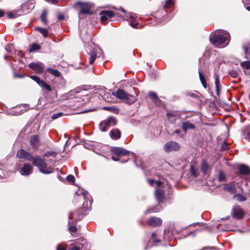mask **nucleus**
<instances>
[{"instance_id":"1","label":"nucleus","mask_w":250,"mask_h":250,"mask_svg":"<svg viewBox=\"0 0 250 250\" xmlns=\"http://www.w3.org/2000/svg\"><path fill=\"white\" fill-rule=\"evenodd\" d=\"M17 157L20 159L32 161L33 165L37 167L42 173L49 174L53 172L52 169L50 167H47V164L44 159L34 157L31 153L24 149H19L17 152Z\"/></svg>"},{"instance_id":"2","label":"nucleus","mask_w":250,"mask_h":250,"mask_svg":"<svg viewBox=\"0 0 250 250\" xmlns=\"http://www.w3.org/2000/svg\"><path fill=\"white\" fill-rule=\"evenodd\" d=\"M230 35L227 31H223L222 35L215 34L210 37L211 43L216 47L223 48L227 45L229 42Z\"/></svg>"},{"instance_id":"3","label":"nucleus","mask_w":250,"mask_h":250,"mask_svg":"<svg viewBox=\"0 0 250 250\" xmlns=\"http://www.w3.org/2000/svg\"><path fill=\"white\" fill-rule=\"evenodd\" d=\"M75 194L74 198L76 200H84L83 204V208L88 209L90 208L92 204V200L90 199L86 200L89 199V194L87 191L80 189L78 191L75 192Z\"/></svg>"},{"instance_id":"4","label":"nucleus","mask_w":250,"mask_h":250,"mask_svg":"<svg viewBox=\"0 0 250 250\" xmlns=\"http://www.w3.org/2000/svg\"><path fill=\"white\" fill-rule=\"evenodd\" d=\"M114 95L119 99L125 100V103L129 104H133L136 100L135 96L128 94L122 89H118Z\"/></svg>"},{"instance_id":"5","label":"nucleus","mask_w":250,"mask_h":250,"mask_svg":"<svg viewBox=\"0 0 250 250\" xmlns=\"http://www.w3.org/2000/svg\"><path fill=\"white\" fill-rule=\"evenodd\" d=\"M75 5L80 6L81 12L83 15H91L93 13V10L92 9L93 5L91 3L77 1Z\"/></svg>"},{"instance_id":"6","label":"nucleus","mask_w":250,"mask_h":250,"mask_svg":"<svg viewBox=\"0 0 250 250\" xmlns=\"http://www.w3.org/2000/svg\"><path fill=\"white\" fill-rule=\"evenodd\" d=\"M116 124V119L113 117H110L106 120L101 122L99 127L100 129L102 131H105L108 127L114 126Z\"/></svg>"},{"instance_id":"7","label":"nucleus","mask_w":250,"mask_h":250,"mask_svg":"<svg viewBox=\"0 0 250 250\" xmlns=\"http://www.w3.org/2000/svg\"><path fill=\"white\" fill-rule=\"evenodd\" d=\"M33 167L29 164L25 163L17 167V170L23 176H28L33 172Z\"/></svg>"},{"instance_id":"8","label":"nucleus","mask_w":250,"mask_h":250,"mask_svg":"<svg viewBox=\"0 0 250 250\" xmlns=\"http://www.w3.org/2000/svg\"><path fill=\"white\" fill-rule=\"evenodd\" d=\"M88 246V243L83 238H81L77 241L75 244L72 245L69 250H80L82 249H86Z\"/></svg>"},{"instance_id":"9","label":"nucleus","mask_w":250,"mask_h":250,"mask_svg":"<svg viewBox=\"0 0 250 250\" xmlns=\"http://www.w3.org/2000/svg\"><path fill=\"white\" fill-rule=\"evenodd\" d=\"M238 175L240 178H242L241 175L247 176L246 181H250V169L245 165H240L238 166Z\"/></svg>"},{"instance_id":"10","label":"nucleus","mask_w":250,"mask_h":250,"mask_svg":"<svg viewBox=\"0 0 250 250\" xmlns=\"http://www.w3.org/2000/svg\"><path fill=\"white\" fill-rule=\"evenodd\" d=\"M244 211L239 206H235L231 211V216L237 220L242 219L244 216Z\"/></svg>"},{"instance_id":"11","label":"nucleus","mask_w":250,"mask_h":250,"mask_svg":"<svg viewBox=\"0 0 250 250\" xmlns=\"http://www.w3.org/2000/svg\"><path fill=\"white\" fill-rule=\"evenodd\" d=\"M180 145L176 142L170 141L167 143L164 146V149L167 152L176 151L180 149Z\"/></svg>"},{"instance_id":"12","label":"nucleus","mask_w":250,"mask_h":250,"mask_svg":"<svg viewBox=\"0 0 250 250\" xmlns=\"http://www.w3.org/2000/svg\"><path fill=\"white\" fill-rule=\"evenodd\" d=\"M29 67L36 73H41L43 71L44 65L42 62H31L29 64Z\"/></svg>"},{"instance_id":"13","label":"nucleus","mask_w":250,"mask_h":250,"mask_svg":"<svg viewBox=\"0 0 250 250\" xmlns=\"http://www.w3.org/2000/svg\"><path fill=\"white\" fill-rule=\"evenodd\" d=\"M83 218V215L80 210L71 212L69 214V219L74 220V223H77V221Z\"/></svg>"},{"instance_id":"14","label":"nucleus","mask_w":250,"mask_h":250,"mask_svg":"<svg viewBox=\"0 0 250 250\" xmlns=\"http://www.w3.org/2000/svg\"><path fill=\"white\" fill-rule=\"evenodd\" d=\"M223 189L227 191L231 194H234L237 192L236 186L233 182H230L225 184Z\"/></svg>"},{"instance_id":"15","label":"nucleus","mask_w":250,"mask_h":250,"mask_svg":"<svg viewBox=\"0 0 250 250\" xmlns=\"http://www.w3.org/2000/svg\"><path fill=\"white\" fill-rule=\"evenodd\" d=\"M147 223L149 225L155 227L161 225L162 220L158 217H151L147 219Z\"/></svg>"},{"instance_id":"16","label":"nucleus","mask_w":250,"mask_h":250,"mask_svg":"<svg viewBox=\"0 0 250 250\" xmlns=\"http://www.w3.org/2000/svg\"><path fill=\"white\" fill-rule=\"evenodd\" d=\"M126 20L130 21V25L134 28H140L137 21V17L132 15H126Z\"/></svg>"},{"instance_id":"17","label":"nucleus","mask_w":250,"mask_h":250,"mask_svg":"<svg viewBox=\"0 0 250 250\" xmlns=\"http://www.w3.org/2000/svg\"><path fill=\"white\" fill-rule=\"evenodd\" d=\"M30 144L34 148H37L40 144V139L38 135L31 136L30 139Z\"/></svg>"},{"instance_id":"18","label":"nucleus","mask_w":250,"mask_h":250,"mask_svg":"<svg viewBox=\"0 0 250 250\" xmlns=\"http://www.w3.org/2000/svg\"><path fill=\"white\" fill-rule=\"evenodd\" d=\"M111 151L117 155H126L129 152L127 150L119 147H113Z\"/></svg>"},{"instance_id":"19","label":"nucleus","mask_w":250,"mask_h":250,"mask_svg":"<svg viewBox=\"0 0 250 250\" xmlns=\"http://www.w3.org/2000/svg\"><path fill=\"white\" fill-rule=\"evenodd\" d=\"M182 127L184 132H186L188 129H194L195 125L189 121H187L182 123Z\"/></svg>"},{"instance_id":"20","label":"nucleus","mask_w":250,"mask_h":250,"mask_svg":"<svg viewBox=\"0 0 250 250\" xmlns=\"http://www.w3.org/2000/svg\"><path fill=\"white\" fill-rule=\"evenodd\" d=\"M109 136L113 140H117L121 137V132L117 128L112 129L109 132Z\"/></svg>"},{"instance_id":"21","label":"nucleus","mask_w":250,"mask_h":250,"mask_svg":"<svg viewBox=\"0 0 250 250\" xmlns=\"http://www.w3.org/2000/svg\"><path fill=\"white\" fill-rule=\"evenodd\" d=\"M201 169L203 174L206 175H209L210 167L205 160H203L201 164Z\"/></svg>"},{"instance_id":"22","label":"nucleus","mask_w":250,"mask_h":250,"mask_svg":"<svg viewBox=\"0 0 250 250\" xmlns=\"http://www.w3.org/2000/svg\"><path fill=\"white\" fill-rule=\"evenodd\" d=\"M155 195L157 200L159 202H163L164 200V191L160 189H156Z\"/></svg>"},{"instance_id":"23","label":"nucleus","mask_w":250,"mask_h":250,"mask_svg":"<svg viewBox=\"0 0 250 250\" xmlns=\"http://www.w3.org/2000/svg\"><path fill=\"white\" fill-rule=\"evenodd\" d=\"M86 92L87 91L85 90H83L81 92L82 93V97L80 98V99L83 101V104H86L90 99V96L87 93H86Z\"/></svg>"},{"instance_id":"24","label":"nucleus","mask_w":250,"mask_h":250,"mask_svg":"<svg viewBox=\"0 0 250 250\" xmlns=\"http://www.w3.org/2000/svg\"><path fill=\"white\" fill-rule=\"evenodd\" d=\"M215 77V84L216 89V93L217 95H219V91L221 88V84L219 80V77L218 74L215 73L214 74Z\"/></svg>"},{"instance_id":"25","label":"nucleus","mask_w":250,"mask_h":250,"mask_svg":"<svg viewBox=\"0 0 250 250\" xmlns=\"http://www.w3.org/2000/svg\"><path fill=\"white\" fill-rule=\"evenodd\" d=\"M47 71L51 75L59 77L61 76V73L57 69H53L51 68H48Z\"/></svg>"},{"instance_id":"26","label":"nucleus","mask_w":250,"mask_h":250,"mask_svg":"<svg viewBox=\"0 0 250 250\" xmlns=\"http://www.w3.org/2000/svg\"><path fill=\"white\" fill-rule=\"evenodd\" d=\"M100 14H105L108 18H111L115 16V13L110 10H102L100 12Z\"/></svg>"},{"instance_id":"27","label":"nucleus","mask_w":250,"mask_h":250,"mask_svg":"<svg viewBox=\"0 0 250 250\" xmlns=\"http://www.w3.org/2000/svg\"><path fill=\"white\" fill-rule=\"evenodd\" d=\"M199 75L200 80L201 81V82L203 86H204V87L205 88H206L207 84H206V80L202 74V70L201 69H199Z\"/></svg>"},{"instance_id":"28","label":"nucleus","mask_w":250,"mask_h":250,"mask_svg":"<svg viewBox=\"0 0 250 250\" xmlns=\"http://www.w3.org/2000/svg\"><path fill=\"white\" fill-rule=\"evenodd\" d=\"M227 180L225 173L222 170H220L218 173V181L219 182L226 181Z\"/></svg>"},{"instance_id":"29","label":"nucleus","mask_w":250,"mask_h":250,"mask_svg":"<svg viewBox=\"0 0 250 250\" xmlns=\"http://www.w3.org/2000/svg\"><path fill=\"white\" fill-rule=\"evenodd\" d=\"M36 30L39 31L42 36L46 38L48 34V30L45 28H42L41 27H37L35 28Z\"/></svg>"},{"instance_id":"30","label":"nucleus","mask_w":250,"mask_h":250,"mask_svg":"<svg viewBox=\"0 0 250 250\" xmlns=\"http://www.w3.org/2000/svg\"><path fill=\"white\" fill-rule=\"evenodd\" d=\"M97 57V52L94 50L90 53V58L89 60V63L92 64Z\"/></svg>"},{"instance_id":"31","label":"nucleus","mask_w":250,"mask_h":250,"mask_svg":"<svg viewBox=\"0 0 250 250\" xmlns=\"http://www.w3.org/2000/svg\"><path fill=\"white\" fill-rule=\"evenodd\" d=\"M233 197L239 202H244L247 200V198L246 197L240 193L234 195Z\"/></svg>"},{"instance_id":"32","label":"nucleus","mask_w":250,"mask_h":250,"mask_svg":"<svg viewBox=\"0 0 250 250\" xmlns=\"http://www.w3.org/2000/svg\"><path fill=\"white\" fill-rule=\"evenodd\" d=\"M40 86L47 91H51L52 90L51 86L44 81H42Z\"/></svg>"},{"instance_id":"33","label":"nucleus","mask_w":250,"mask_h":250,"mask_svg":"<svg viewBox=\"0 0 250 250\" xmlns=\"http://www.w3.org/2000/svg\"><path fill=\"white\" fill-rule=\"evenodd\" d=\"M41 19L42 21L45 24H46L47 23V12L46 11H43L41 16Z\"/></svg>"},{"instance_id":"34","label":"nucleus","mask_w":250,"mask_h":250,"mask_svg":"<svg viewBox=\"0 0 250 250\" xmlns=\"http://www.w3.org/2000/svg\"><path fill=\"white\" fill-rule=\"evenodd\" d=\"M41 48L40 46L37 43H33L29 49V52H32L38 50H39Z\"/></svg>"},{"instance_id":"35","label":"nucleus","mask_w":250,"mask_h":250,"mask_svg":"<svg viewBox=\"0 0 250 250\" xmlns=\"http://www.w3.org/2000/svg\"><path fill=\"white\" fill-rule=\"evenodd\" d=\"M30 78L35 81L39 85L43 81V80H41L38 76L36 75L31 76H30Z\"/></svg>"},{"instance_id":"36","label":"nucleus","mask_w":250,"mask_h":250,"mask_svg":"<svg viewBox=\"0 0 250 250\" xmlns=\"http://www.w3.org/2000/svg\"><path fill=\"white\" fill-rule=\"evenodd\" d=\"M241 66L243 68L247 70L250 68V61H247L243 62L241 63Z\"/></svg>"},{"instance_id":"37","label":"nucleus","mask_w":250,"mask_h":250,"mask_svg":"<svg viewBox=\"0 0 250 250\" xmlns=\"http://www.w3.org/2000/svg\"><path fill=\"white\" fill-rule=\"evenodd\" d=\"M190 172L191 175L194 176V177H197L198 176L197 170L194 167V166L193 165H191L190 166Z\"/></svg>"},{"instance_id":"38","label":"nucleus","mask_w":250,"mask_h":250,"mask_svg":"<svg viewBox=\"0 0 250 250\" xmlns=\"http://www.w3.org/2000/svg\"><path fill=\"white\" fill-rule=\"evenodd\" d=\"M174 4V0H167L165 5V8H167L171 7Z\"/></svg>"},{"instance_id":"39","label":"nucleus","mask_w":250,"mask_h":250,"mask_svg":"<svg viewBox=\"0 0 250 250\" xmlns=\"http://www.w3.org/2000/svg\"><path fill=\"white\" fill-rule=\"evenodd\" d=\"M56 155V153L53 151H49L46 152L44 154V156L45 157H49V156H53L55 157Z\"/></svg>"},{"instance_id":"40","label":"nucleus","mask_w":250,"mask_h":250,"mask_svg":"<svg viewBox=\"0 0 250 250\" xmlns=\"http://www.w3.org/2000/svg\"><path fill=\"white\" fill-rule=\"evenodd\" d=\"M149 97L153 100H157L158 97L156 93L151 91L148 93Z\"/></svg>"},{"instance_id":"41","label":"nucleus","mask_w":250,"mask_h":250,"mask_svg":"<svg viewBox=\"0 0 250 250\" xmlns=\"http://www.w3.org/2000/svg\"><path fill=\"white\" fill-rule=\"evenodd\" d=\"M229 73L230 75V76H231V77L234 78H236L238 75V72L233 70H230L229 72Z\"/></svg>"},{"instance_id":"42","label":"nucleus","mask_w":250,"mask_h":250,"mask_svg":"<svg viewBox=\"0 0 250 250\" xmlns=\"http://www.w3.org/2000/svg\"><path fill=\"white\" fill-rule=\"evenodd\" d=\"M243 135L245 139L248 141H250V130L247 132L244 133Z\"/></svg>"},{"instance_id":"43","label":"nucleus","mask_w":250,"mask_h":250,"mask_svg":"<svg viewBox=\"0 0 250 250\" xmlns=\"http://www.w3.org/2000/svg\"><path fill=\"white\" fill-rule=\"evenodd\" d=\"M62 112H59L58 113L53 114L51 118L53 120H55V119L61 117L62 116Z\"/></svg>"},{"instance_id":"44","label":"nucleus","mask_w":250,"mask_h":250,"mask_svg":"<svg viewBox=\"0 0 250 250\" xmlns=\"http://www.w3.org/2000/svg\"><path fill=\"white\" fill-rule=\"evenodd\" d=\"M67 180L70 182H74L75 181V178L74 176L72 175H69L66 177Z\"/></svg>"},{"instance_id":"45","label":"nucleus","mask_w":250,"mask_h":250,"mask_svg":"<svg viewBox=\"0 0 250 250\" xmlns=\"http://www.w3.org/2000/svg\"><path fill=\"white\" fill-rule=\"evenodd\" d=\"M101 15V21L102 22L106 21L109 18L105 14H100Z\"/></svg>"},{"instance_id":"46","label":"nucleus","mask_w":250,"mask_h":250,"mask_svg":"<svg viewBox=\"0 0 250 250\" xmlns=\"http://www.w3.org/2000/svg\"><path fill=\"white\" fill-rule=\"evenodd\" d=\"M69 230L71 232H75L77 231V229L75 226H71L69 227Z\"/></svg>"},{"instance_id":"47","label":"nucleus","mask_w":250,"mask_h":250,"mask_svg":"<svg viewBox=\"0 0 250 250\" xmlns=\"http://www.w3.org/2000/svg\"><path fill=\"white\" fill-rule=\"evenodd\" d=\"M104 109H105L106 110L111 111H114L115 110L118 111V109H116L115 108L112 107H108V106H105L104 107Z\"/></svg>"},{"instance_id":"48","label":"nucleus","mask_w":250,"mask_h":250,"mask_svg":"<svg viewBox=\"0 0 250 250\" xmlns=\"http://www.w3.org/2000/svg\"><path fill=\"white\" fill-rule=\"evenodd\" d=\"M222 150H227L228 149V145L225 143L222 144L221 146Z\"/></svg>"},{"instance_id":"49","label":"nucleus","mask_w":250,"mask_h":250,"mask_svg":"<svg viewBox=\"0 0 250 250\" xmlns=\"http://www.w3.org/2000/svg\"><path fill=\"white\" fill-rule=\"evenodd\" d=\"M7 17L8 18H10V19H13V18H15L14 14L11 12L8 13Z\"/></svg>"},{"instance_id":"50","label":"nucleus","mask_w":250,"mask_h":250,"mask_svg":"<svg viewBox=\"0 0 250 250\" xmlns=\"http://www.w3.org/2000/svg\"><path fill=\"white\" fill-rule=\"evenodd\" d=\"M243 48L245 50V54L249 55L250 54L249 48L245 45L243 46Z\"/></svg>"},{"instance_id":"51","label":"nucleus","mask_w":250,"mask_h":250,"mask_svg":"<svg viewBox=\"0 0 250 250\" xmlns=\"http://www.w3.org/2000/svg\"><path fill=\"white\" fill-rule=\"evenodd\" d=\"M12 45L11 44H8L5 47V49L7 51L11 52L12 51Z\"/></svg>"},{"instance_id":"52","label":"nucleus","mask_w":250,"mask_h":250,"mask_svg":"<svg viewBox=\"0 0 250 250\" xmlns=\"http://www.w3.org/2000/svg\"><path fill=\"white\" fill-rule=\"evenodd\" d=\"M57 250H66V249L62 245H59L57 247Z\"/></svg>"},{"instance_id":"53","label":"nucleus","mask_w":250,"mask_h":250,"mask_svg":"<svg viewBox=\"0 0 250 250\" xmlns=\"http://www.w3.org/2000/svg\"><path fill=\"white\" fill-rule=\"evenodd\" d=\"M148 183L150 186H153L155 183V181L153 179H148Z\"/></svg>"},{"instance_id":"54","label":"nucleus","mask_w":250,"mask_h":250,"mask_svg":"<svg viewBox=\"0 0 250 250\" xmlns=\"http://www.w3.org/2000/svg\"><path fill=\"white\" fill-rule=\"evenodd\" d=\"M58 19L60 20H62L64 19V16L62 15V14H60L58 15Z\"/></svg>"},{"instance_id":"55","label":"nucleus","mask_w":250,"mask_h":250,"mask_svg":"<svg viewBox=\"0 0 250 250\" xmlns=\"http://www.w3.org/2000/svg\"><path fill=\"white\" fill-rule=\"evenodd\" d=\"M12 112H14V113L13 114L15 115H18L21 114V111H12Z\"/></svg>"},{"instance_id":"56","label":"nucleus","mask_w":250,"mask_h":250,"mask_svg":"<svg viewBox=\"0 0 250 250\" xmlns=\"http://www.w3.org/2000/svg\"><path fill=\"white\" fill-rule=\"evenodd\" d=\"M58 2V0H51L50 2L53 4H57Z\"/></svg>"},{"instance_id":"57","label":"nucleus","mask_w":250,"mask_h":250,"mask_svg":"<svg viewBox=\"0 0 250 250\" xmlns=\"http://www.w3.org/2000/svg\"><path fill=\"white\" fill-rule=\"evenodd\" d=\"M161 183L162 182L159 181H155V183L157 185V187H159L160 186V185H161Z\"/></svg>"},{"instance_id":"58","label":"nucleus","mask_w":250,"mask_h":250,"mask_svg":"<svg viewBox=\"0 0 250 250\" xmlns=\"http://www.w3.org/2000/svg\"><path fill=\"white\" fill-rule=\"evenodd\" d=\"M181 132L180 130H179V129H176L174 131V133L177 134L179 135H180Z\"/></svg>"},{"instance_id":"59","label":"nucleus","mask_w":250,"mask_h":250,"mask_svg":"<svg viewBox=\"0 0 250 250\" xmlns=\"http://www.w3.org/2000/svg\"><path fill=\"white\" fill-rule=\"evenodd\" d=\"M112 159L113 160V161H118L119 160V158L117 157H115V156H112Z\"/></svg>"},{"instance_id":"60","label":"nucleus","mask_w":250,"mask_h":250,"mask_svg":"<svg viewBox=\"0 0 250 250\" xmlns=\"http://www.w3.org/2000/svg\"><path fill=\"white\" fill-rule=\"evenodd\" d=\"M4 15L3 11L1 10H0V17H2Z\"/></svg>"},{"instance_id":"61","label":"nucleus","mask_w":250,"mask_h":250,"mask_svg":"<svg viewBox=\"0 0 250 250\" xmlns=\"http://www.w3.org/2000/svg\"><path fill=\"white\" fill-rule=\"evenodd\" d=\"M120 10L123 13L125 12V10L124 9H123V8H120Z\"/></svg>"},{"instance_id":"62","label":"nucleus","mask_w":250,"mask_h":250,"mask_svg":"<svg viewBox=\"0 0 250 250\" xmlns=\"http://www.w3.org/2000/svg\"><path fill=\"white\" fill-rule=\"evenodd\" d=\"M245 7L248 11H250V6H248Z\"/></svg>"},{"instance_id":"63","label":"nucleus","mask_w":250,"mask_h":250,"mask_svg":"<svg viewBox=\"0 0 250 250\" xmlns=\"http://www.w3.org/2000/svg\"><path fill=\"white\" fill-rule=\"evenodd\" d=\"M157 211L155 210V209H152L151 210V211H149V210H148L147 211V212H157Z\"/></svg>"},{"instance_id":"64","label":"nucleus","mask_w":250,"mask_h":250,"mask_svg":"<svg viewBox=\"0 0 250 250\" xmlns=\"http://www.w3.org/2000/svg\"><path fill=\"white\" fill-rule=\"evenodd\" d=\"M156 234L154 232L152 233V236L153 237H156Z\"/></svg>"}]
</instances>
